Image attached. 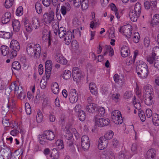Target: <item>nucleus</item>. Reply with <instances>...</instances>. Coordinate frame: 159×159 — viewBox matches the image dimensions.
<instances>
[{"label":"nucleus","instance_id":"obj_1","mask_svg":"<svg viewBox=\"0 0 159 159\" xmlns=\"http://www.w3.org/2000/svg\"><path fill=\"white\" fill-rule=\"evenodd\" d=\"M54 34L57 35L58 34L60 38H63L65 43L69 45L71 42L72 34L70 31H66V28L63 27H60L58 30H54Z\"/></svg>","mask_w":159,"mask_h":159},{"label":"nucleus","instance_id":"obj_2","mask_svg":"<svg viewBox=\"0 0 159 159\" xmlns=\"http://www.w3.org/2000/svg\"><path fill=\"white\" fill-rule=\"evenodd\" d=\"M10 47L12 49V51L10 52L7 57L10 59H12L16 56L17 52L20 49V45L17 41L13 40L11 42Z\"/></svg>","mask_w":159,"mask_h":159},{"label":"nucleus","instance_id":"obj_3","mask_svg":"<svg viewBox=\"0 0 159 159\" xmlns=\"http://www.w3.org/2000/svg\"><path fill=\"white\" fill-rule=\"evenodd\" d=\"M132 27L130 25L128 24L120 27L119 31L127 38H130L132 34Z\"/></svg>","mask_w":159,"mask_h":159},{"label":"nucleus","instance_id":"obj_4","mask_svg":"<svg viewBox=\"0 0 159 159\" xmlns=\"http://www.w3.org/2000/svg\"><path fill=\"white\" fill-rule=\"evenodd\" d=\"M100 117L98 116V115L95 116L94 120L96 125L99 127H102L109 124L110 121L108 119Z\"/></svg>","mask_w":159,"mask_h":159},{"label":"nucleus","instance_id":"obj_5","mask_svg":"<svg viewBox=\"0 0 159 159\" xmlns=\"http://www.w3.org/2000/svg\"><path fill=\"white\" fill-rule=\"evenodd\" d=\"M42 35L43 40L44 41H48V45L49 46L51 44L52 40L50 36V31L47 26L44 27Z\"/></svg>","mask_w":159,"mask_h":159},{"label":"nucleus","instance_id":"obj_6","mask_svg":"<svg viewBox=\"0 0 159 159\" xmlns=\"http://www.w3.org/2000/svg\"><path fill=\"white\" fill-rule=\"evenodd\" d=\"M43 20L46 24H50L54 21V13L53 11L49 13L46 12L43 15Z\"/></svg>","mask_w":159,"mask_h":159},{"label":"nucleus","instance_id":"obj_7","mask_svg":"<svg viewBox=\"0 0 159 159\" xmlns=\"http://www.w3.org/2000/svg\"><path fill=\"white\" fill-rule=\"evenodd\" d=\"M72 76L74 80L77 82L82 77L83 75L80 70L78 67H75L73 68Z\"/></svg>","mask_w":159,"mask_h":159},{"label":"nucleus","instance_id":"obj_8","mask_svg":"<svg viewBox=\"0 0 159 159\" xmlns=\"http://www.w3.org/2000/svg\"><path fill=\"white\" fill-rule=\"evenodd\" d=\"M69 97L70 102L72 103H75L77 101L78 99V96L76 90L75 89H72L70 90Z\"/></svg>","mask_w":159,"mask_h":159},{"label":"nucleus","instance_id":"obj_9","mask_svg":"<svg viewBox=\"0 0 159 159\" xmlns=\"http://www.w3.org/2000/svg\"><path fill=\"white\" fill-rule=\"evenodd\" d=\"M81 145L84 150L86 151L89 149L90 146V143L89 139L87 136L84 135L82 137Z\"/></svg>","mask_w":159,"mask_h":159},{"label":"nucleus","instance_id":"obj_10","mask_svg":"<svg viewBox=\"0 0 159 159\" xmlns=\"http://www.w3.org/2000/svg\"><path fill=\"white\" fill-rule=\"evenodd\" d=\"M108 141L103 137H101L99 140L98 148L100 150H103L107 146Z\"/></svg>","mask_w":159,"mask_h":159},{"label":"nucleus","instance_id":"obj_11","mask_svg":"<svg viewBox=\"0 0 159 159\" xmlns=\"http://www.w3.org/2000/svg\"><path fill=\"white\" fill-rule=\"evenodd\" d=\"M143 96L153 95V92L152 86L147 84L143 87Z\"/></svg>","mask_w":159,"mask_h":159},{"label":"nucleus","instance_id":"obj_12","mask_svg":"<svg viewBox=\"0 0 159 159\" xmlns=\"http://www.w3.org/2000/svg\"><path fill=\"white\" fill-rule=\"evenodd\" d=\"M156 156V151L153 148L149 149L146 152V159H155Z\"/></svg>","mask_w":159,"mask_h":159},{"label":"nucleus","instance_id":"obj_13","mask_svg":"<svg viewBox=\"0 0 159 159\" xmlns=\"http://www.w3.org/2000/svg\"><path fill=\"white\" fill-rule=\"evenodd\" d=\"M33 50L34 55V57L36 58H39L40 56L41 51V48L40 45L39 44H34Z\"/></svg>","mask_w":159,"mask_h":159},{"label":"nucleus","instance_id":"obj_14","mask_svg":"<svg viewBox=\"0 0 159 159\" xmlns=\"http://www.w3.org/2000/svg\"><path fill=\"white\" fill-rule=\"evenodd\" d=\"M55 59L57 62L63 65H66L67 62V60L66 58L59 53H56Z\"/></svg>","mask_w":159,"mask_h":159},{"label":"nucleus","instance_id":"obj_15","mask_svg":"<svg viewBox=\"0 0 159 159\" xmlns=\"http://www.w3.org/2000/svg\"><path fill=\"white\" fill-rule=\"evenodd\" d=\"M148 67L145 63L142 61H139L136 63V71L147 69Z\"/></svg>","mask_w":159,"mask_h":159},{"label":"nucleus","instance_id":"obj_16","mask_svg":"<svg viewBox=\"0 0 159 159\" xmlns=\"http://www.w3.org/2000/svg\"><path fill=\"white\" fill-rule=\"evenodd\" d=\"M34 46V43H28L26 46V52L28 55L31 57H34V51H33Z\"/></svg>","mask_w":159,"mask_h":159},{"label":"nucleus","instance_id":"obj_17","mask_svg":"<svg viewBox=\"0 0 159 159\" xmlns=\"http://www.w3.org/2000/svg\"><path fill=\"white\" fill-rule=\"evenodd\" d=\"M11 15L10 12H6L2 15V23L3 24H7L10 21Z\"/></svg>","mask_w":159,"mask_h":159},{"label":"nucleus","instance_id":"obj_18","mask_svg":"<svg viewBox=\"0 0 159 159\" xmlns=\"http://www.w3.org/2000/svg\"><path fill=\"white\" fill-rule=\"evenodd\" d=\"M156 0H151L150 2L147 1L144 3V6L145 8L148 9L150 8H155L156 5Z\"/></svg>","mask_w":159,"mask_h":159},{"label":"nucleus","instance_id":"obj_19","mask_svg":"<svg viewBox=\"0 0 159 159\" xmlns=\"http://www.w3.org/2000/svg\"><path fill=\"white\" fill-rule=\"evenodd\" d=\"M70 10V6L69 3L61 6L60 11L63 16H65L67 12Z\"/></svg>","mask_w":159,"mask_h":159},{"label":"nucleus","instance_id":"obj_20","mask_svg":"<svg viewBox=\"0 0 159 159\" xmlns=\"http://www.w3.org/2000/svg\"><path fill=\"white\" fill-rule=\"evenodd\" d=\"M129 16L131 20L134 22L137 21L140 15H138V13L131 10L129 13Z\"/></svg>","mask_w":159,"mask_h":159},{"label":"nucleus","instance_id":"obj_21","mask_svg":"<svg viewBox=\"0 0 159 159\" xmlns=\"http://www.w3.org/2000/svg\"><path fill=\"white\" fill-rule=\"evenodd\" d=\"M153 95L143 96L144 101L145 104L148 106L152 105L153 102Z\"/></svg>","mask_w":159,"mask_h":159},{"label":"nucleus","instance_id":"obj_22","mask_svg":"<svg viewBox=\"0 0 159 159\" xmlns=\"http://www.w3.org/2000/svg\"><path fill=\"white\" fill-rule=\"evenodd\" d=\"M136 71L138 76L142 79L146 78L148 74V69Z\"/></svg>","mask_w":159,"mask_h":159},{"label":"nucleus","instance_id":"obj_23","mask_svg":"<svg viewBox=\"0 0 159 159\" xmlns=\"http://www.w3.org/2000/svg\"><path fill=\"white\" fill-rule=\"evenodd\" d=\"M130 53V51L128 47L126 46H123L121 49V54L122 56L125 57H128Z\"/></svg>","mask_w":159,"mask_h":159},{"label":"nucleus","instance_id":"obj_24","mask_svg":"<svg viewBox=\"0 0 159 159\" xmlns=\"http://www.w3.org/2000/svg\"><path fill=\"white\" fill-rule=\"evenodd\" d=\"M5 151L6 152H5L4 156H6L8 159H19L17 156L16 157L14 155H12V152L9 148H7Z\"/></svg>","mask_w":159,"mask_h":159},{"label":"nucleus","instance_id":"obj_25","mask_svg":"<svg viewBox=\"0 0 159 159\" xmlns=\"http://www.w3.org/2000/svg\"><path fill=\"white\" fill-rule=\"evenodd\" d=\"M44 135L48 140L51 141L53 140L55 137L54 133L50 130H48L44 131Z\"/></svg>","mask_w":159,"mask_h":159},{"label":"nucleus","instance_id":"obj_26","mask_svg":"<svg viewBox=\"0 0 159 159\" xmlns=\"http://www.w3.org/2000/svg\"><path fill=\"white\" fill-rule=\"evenodd\" d=\"M12 25L14 31L17 32L20 30V25L18 20H14L12 22Z\"/></svg>","mask_w":159,"mask_h":159},{"label":"nucleus","instance_id":"obj_27","mask_svg":"<svg viewBox=\"0 0 159 159\" xmlns=\"http://www.w3.org/2000/svg\"><path fill=\"white\" fill-rule=\"evenodd\" d=\"M38 139L39 143L42 145H45L48 143V140L46 137L44 133L43 134L39 135Z\"/></svg>","mask_w":159,"mask_h":159},{"label":"nucleus","instance_id":"obj_28","mask_svg":"<svg viewBox=\"0 0 159 159\" xmlns=\"http://www.w3.org/2000/svg\"><path fill=\"white\" fill-rule=\"evenodd\" d=\"M96 106V105L94 103H89L86 107V110L89 112L93 113L94 111Z\"/></svg>","mask_w":159,"mask_h":159},{"label":"nucleus","instance_id":"obj_29","mask_svg":"<svg viewBox=\"0 0 159 159\" xmlns=\"http://www.w3.org/2000/svg\"><path fill=\"white\" fill-rule=\"evenodd\" d=\"M89 86L91 93L93 95H97L98 94V91L95 84L94 83H91L89 84Z\"/></svg>","mask_w":159,"mask_h":159},{"label":"nucleus","instance_id":"obj_30","mask_svg":"<svg viewBox=\"0 0 159 159\" xmlns=\"http://www.w3.org/2000/svg\"><path fill=\"white\" fill-rule=\"evenodd\" d=\"M31 24L33 27L35 29L39 28L40 26V22L39 19L35 17L32 18Z\"/></svg>","mask_w":159,"mask_h":159},{"label":"nucleus","instance_id":"obj_31","mask_svg":"<svg viewBox=\"0 0 159 159\" xmlns=\"http://www.w3.org/2000/svg\"><path fill=\"white\" fill-rule=\"evenodd\" d=\"M51 89L52 92L55 94H57L59 91V86L56 82H53L51 85Z\"/></svg>","mask_w":159,"mask_h":159},{"label":"nucleus","instance_id":"obj_32","mask_svg":"<svg viewBox=\"0 0 159 159\" xmlns=\"http://www.w3.org/2000/svg\"><path fill=\"white\" fill-rule=\"evenodd\" d=\"M131 10L137 13L138 15H140L141 11V5L139 3L137 2L135 5L134 9Z\"/></svg>","mask_w":159,"mask_h":159},{"label":"nucleus","instance_id":"obj_33","mask_svg":"<svg viewBox=\"0 0 159 159\" xmlns=\"http://www.w3.org/2000/svg\"><path fill=\"white\" fill-rule=\"evenodd\" d=\"M52 64L51 61L47 60L45 63V71L50 72L52 68Z\"/></svg>","mask_w":159,"mask_h":159},{"label":"nucleus","instance_id":"obj_34","mask_svg":"<svg viewBox=\"0 0 159 159\" xmlns=\"http://www.w3.org/2000/svg\"><path fill=\"white\" fill-rule=\"evenodd\" d=\"M133 103L135 108L138 110L139 111H142V110H141V103L140 102H138V101L137 100L135 96L134 97Z\"/></svg>","mask_w":159,"mask_h":159},{"label":"nucleus","instance_id":"obj_35","mask_svg":"<svg viewBox=\"0 0 159 159\" xmlns=\"http://www.w3.org/2000/svg\"><path fill=\"white\" fill-rule=\"evenodd\" d=\"M159 23V14H156L153 17L152 20L151 21V24L154 26Z\"/></svg>","mask_w":159,"mask_h":159},{"label":"nucleus","instance_id":"obj_36","mask_svg":"<svg viewBox=\"0 0 159 159\" xmlns=\"http://www.w3.org/2000/svg\"><path fill=\"white\" fill-rule=\"evenodd\" d=\"M152 122L156 126H159V115L155 114L153 115Z\"/></svg>","mask_w":159,"mask_h":159},{"label":"nucleus","instance_id":"obj_37","mask_svg":"<svg viewBox=\"0 0 159 159\" xmlns=\"http://www.w3.org/2000/svg\"><path fill=\"white\" fill-rule=\"evenodd\" d=\"M9 48L6 46H2L1 48V53L4 56H6L9 53Z\"/></svg>","mask_w":159,"mask_h":159},{"label":"nucleus","instance_id":"obj_38","mask_svg":"<svg viewBox=\"0 0 159 159\" xmlns=\"http://www.w3.org/2000/svg\"><path fill=\"white\" fill-rule=\"evenodd\" d=\"M105 113V110L104 108L102 107H99L98 110L96 112L95 115H98V116L101 117L103 116Z\"/></svg>","mask_w":159,"mask_h":159},{"label":"nucleus","instance_id":"obj_39","mask_svg":"<svg viewBox=\"0 0 159 159\" xmlns=\"http://www.w3.org/2000/svg\"><path fill=\"white\" fill-rule=\"evenodd\" d=\"M35 9L38 13H41L42 11V5L41 3L39 2H37L35 4Z\"/></svg>","mask_w":159,"mask_h":159},{"label":"nucleus","instance_id":"obj_40","mask_svg":"<svg viewBox=\"0 0 159 159\" xmlns=\"http://www.w3.org/2000/svg\"><path fill=\"white\" fill-rule=\"evenodd\" d=\"M51 157L53 159H57L59 157V154L56 148L52 149L51 154Z\"/></svg>","mask_w":159,"mask_h":159},{"label":"nucleus","instance_id":"obj_41","mask_svg":"<svg viewBox=\"0 0 159 159\" xmlns=\"http://www.w3.org/2000/svg\"><path fill=\"white\" fill-rule=\"evenodd\" d=\"M43 119V115L41 111L38 110L36 118L37 121L38 123H40L42 121Z\"/></svg>","mask_w":159,"mask_h":159},{"label":"nucleus","instance_id":"obj_42","mask_svg":"<svg viewBox=\"0 0 159 159\" xmlns=\"http://www.w3.org/2000/svg\"><path fill=\"white\" fill-rule=\"evenodd\" d=\"M147 61L150 64L153 65L155 61L156 60V57L152 54L147 57Z\"/></svg>","mask_w":159,"mask_h":159},{"label":"nucleus","instance_id":"obj_43","mask_svg":"<svg viewBox=\"0 0 159 159\" xmlns=\"http://www.w3.org/2000/svg\"><path fill=\"white\" fill-rule=\"evenodd\" d=\"M81 7L82 10L87 9L89 7V0H83L81 2Z\"/></svg>","mask_w":159,"mask_h":159},{"label":"nucleus","instance_id":"obj_44","mask_svg":"<svg viewBox=\"0 0 159 159\" xmlns=\"http://www.w3.org/2000/svg\"><path fill=\"white\" fill-rule=\"evenodd\" d=\"M139 146L136 143H134L132 144L131 147V150L134 154H136L138 152V150L139 148Z\"/></svg>","mask_w":159,"mask_h":159},{"label":"nucleus","instance_id":"obj_45","mask_svg":"<svg viewBox=\"0 0 159 159\" xmlns=\"http://www.w3.org/2000/svg\"><path fill=\"white\" fill-rule=\"evenodd\" d=\"M113 122L116 124H121L122 123V116L119 115L116 117V120L112 119Z\"/></svg>","mask_w":159,"mask_h":159},{"label":"nucleus","instance_id":"obj_46","mask_svg":"<svg viewBox=\"0 0 159 159\" xmlns=\"http://www.w3.org/2000/svg\"><path fill=\"white\" fill-rule=\"evenodd\" d=\"M113 136V132L111 131H109L107 132L106 134L104 135V137L105 139L107 140H109L111 139Z\"/></svg>","mask_w":159,"mask_h":159},{"label":"nucleus","instance_id":"obj_47","mask_svg":"<svg viewBox=\"0 0 159 159\" xmlns=\"http://www.w3.org/2000/svg\"><path fill=\"white\" fill-rule=\"evenodd\" d=\"M12 67L17 70H19L21 68V65L20 63L18 61L14 62L12 64Z\"/></svg>","mask_w":159,"mask_h":159},{"label":"nucleus","instance_id":"obj_48","mask_svg":"<svg viewBox=\"0 0 159 159\" xmlns=\"http://www.w3.org/2000/svg\"><path fill=\"white\" fill-rule=\"evenodd\" d=\"M71 71L68 70H66L64 72L63 77L64 79L67 80L71 77Z\"/></svg>","mask_w":159,"mask_h":159},{"label":"nucleus","instance_id":"obj_49","mask_svg":"<svg viewBox=\"0 0 159 159\" xmlns=\"http://www.w3.org/2000/svg\"><path fill=\"white\" fill-rule=\"evenodd\" d=\"M56 145L60 149H61L64 148V146L63 141L61 139L57 140L56 142Z\"/></svg>","mask_w":159,"mask_h":159},{"label":"nucleus","instance_id":"obj_50","mask_svg":"<svg viewBox=\"0 0 159 159\" xmlns=\"http://www.w3.org/2000/svg\"><path fill=\"white\" fill-rule=\"evenodd\" d=\"M78 117L79 119L81 121H84L86 118V115L84 111H80L79 112Z\"/></svg>","mask_w":159,"mask_h":159},{"label":"nucleus","instance_id":"obj_51","mask_svg":"<svg viewBox=\"0 0 159 159\" xmlns=\"http://www.w3.org/2000/svg\"><path fill=\"white\" fill-rule=\"evenodd\" d=\"M51 23L52 24V25L54 32L55 30H58V29L59 28L58 26L59 22L56 19H54V21H52Z\"/></svg>","mask_w":159,"mask_h":159},{"label":"nucleus","instance_id":"obj_52","mask_svg":"<svg viewBox=\"0 0 159 159\" xmlns=\"http://www.w3.org/2000/svg\"><path fill=\"white\" fill-rule=\"evenodd\" d=\"M119 115L120 116H121V114L120 112L118 110H116L114 111L111 113V118L112 119L116 120V117Z\"/></svg>","mask_w":159,"mask_h":159},{"label":"nucleus","instance_id":"obj_53","mask_svg":"<svg viewBox=\"0 0 159 159\" xmlns=\"http://www.w3.org/2000/svg\"><path fill=\"white\" fill-rule=\"evenodd\" d=\"M118 158L119 159H126L127 158V156L125 152L121 151L119 153Z\"/></svg>","mask_w":159,"mask_h":159},{"label":"nucleus","instance_id":"obj_54","mask_svg":"<svg viewBox=\"0 0 159 159\" xmlns=\"http://www.w3.org/2000/svg\"><path fill=\"white\" fill-rule=\"evenodd\" d=\"M140 36L138 32H135L134 33L133 37V40L135 43H138L139 40Z\"/></svg>","mask_w":159,"mask_h":159},{"label":"nucleus","instance_id":"obj_55","mask_svg":"<svg viewBox=\"0 0 159 159\" xmlns=\"http://www.w3.org/2000/svg\"><path fill=\"white\" fill-rule=\"evenodd\" d=\"M14 0H6L5 2V6L7 8H10L12 6Z\"/></svg>","mask_w":159,"mask_h":159},{"label":"nucleus","instance_id":"obj_56","mask_svg":"<svg viewBox=\"0 0 159 159\" xmlns=\"http://www.w3.org/2000/svg\"><path fill=\"white\" fill-rule=\"evenodd\" d=\"M25 111L28 115H30L31 113V107L29 103L26 102L25 104Z\"/></svg>","mask_w":159,"mask_h":159},{"label":"nucleus","instance_id":"obj_57","mask_svg":"<svg viewBox=\"0 0 159 159\" xmlns=\"http://www.w3.org/2000/svg\"><path fill=\"white\" fill-rule=\"evenodd\" d=\"M138 113L141 121L143 122L145 120L146 117L143 112L142 110L139 111Z\"/></svg>","mask_w":159,"mask_h":159},{"label":"nucleus","instance_id":"obj_58","mask_svg":"<svg viewBox=\"0 0 159 159\" xmlns=\"http://www.w3.org/2000/svg\"><path fill=\"white\" fill-rule=\"evenodd\" d=\"M23 13V8L21 7H19L16 11V14L17 16H20Z\"/></svg>","mask_w":159,"mask_h":159},{"label":"nucleus","instance_id":"obj_59","mask_svg":"<svg viewBox=\"0 0 159 159\" xmlns=\"http://www.w3.org/2000/svg\"><path fill=\"white\" fill-rule=\"evenodd\" d=\"M159 53V47H155L153 48L152 50V55H154L155 56H156V55Z\"/></svg>","mask_w":159,"mask_h":159},{"label":"nucleus","instance_id":"obj_60","mask_svg":"<svg viewBox=\"0 0 159 159\" xmlns=\"http://www.w3.org/2000/svg\"><path fill=\"white\" fill-rule=\"evenodd\" d=\"M132 92L130 91H126L124 94V97L125 99H128L132 96Z\"/></svg>","mask_w":159,"mask_h":159},{"label":"nucleus","instance_id":"obj_61","mask_svg":"<svg viewBox=\"0 0 159 159\" xmlns=\"http://www.w3.org/2000/svg\"><path fill=\"white\" fill-rule=\"evenodd\" d=\"M2 122L4 126H9L10 125V123L9 120L7 119L6 118H3Z\"/></svg>","mask_w":159,"mask_h":159},{"label":"nucleus","instance_id":"obj_62","mask_svg":"<svg viewBox=\"0 0 159 159\" xmlns=\"http://www.w3.org/2000/svg\"><path fill=\"white\" fill-rule=\"evenodd\" d=\"M120 95L119 93L113 94L112 95V98L113 100L116 102H117L118 101L120 98Z\"/></svg>","mask_w":159,"mask_h":159},{"label":"nucleus","instance_id":"obj_63","mask_svg":"<svg viewBox=\"0 0 159 159\" xmlns=\"http://www.w3.org/2000/svg\"><path fill=\"white\" fill-rule=\"evenodd\" d=\"M96 20H94L91 22L90 24V27L92 29H93L94 27H97L99 25V24L97 22Z\"/></svg>","mask_w":159,"mask_h":159},{"label":"nucleus","instance_id":"obj_64","mask_svg":"<svg viewBox=\"0 0 159 159\" xmlns=\"http://www.w3.org/2000/svg\"><path fill=\"white\" fill-rule=\"evenodd\" d=\"M143 42L144 46L146 47H148L150 43L149 38L148 37H145L144 39Z\"/></svg>","mask_w":159,"mask_h":159}]
</instances>
